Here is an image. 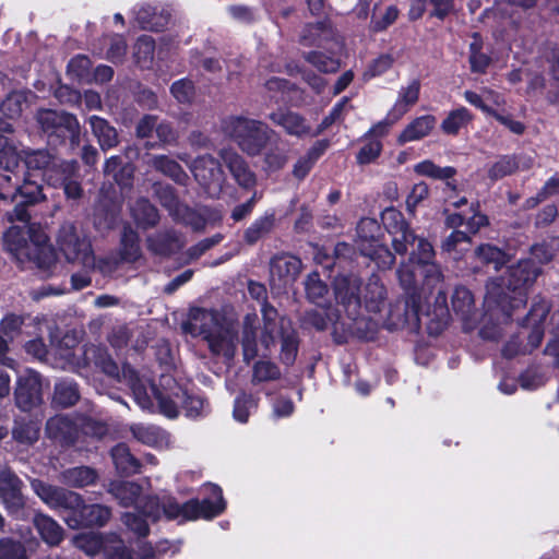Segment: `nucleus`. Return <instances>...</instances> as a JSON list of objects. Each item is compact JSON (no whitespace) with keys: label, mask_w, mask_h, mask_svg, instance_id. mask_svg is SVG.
<instances>
[{"label":"nucleus","mask_w":559,"mask_h":559,"mask_svg":"<svg viewBox=\"0 0 559 559\" xmlns=\"http://www.w3.org/2000/svg\"><path fill=\"white\" fill-rule=\"evenodd\" d=\"M396 274L404 295L390 304L384 326L389 331L405 328L418 331L421 326L423 295L443 280L432 243L427 239L420 240L407 261L401 263Z\"/></svg>","instance_id":"obj_1"},{"label":"nucleus","mask_w":559,"mask_h":559,"mask_svg":"<svg viewBox=\"0 0 559 559\" xmlns=\"http://www.w3.org/2000/svg\"><path fill=\"white\" fill-rule=\"evenodd\" d=\"M36 495L50 508L69 511L66 519L71 527H103L111 516V509L103 504H86L78 492L47 484L33 481Z\"/></svg>","instance_id":"obj_2"},{"label":"nucleus","mask_w":559,"mask_h":559,"mask_svg":"<svg viewBox=\"0 0 559 559\" xmlns=\"http://www.w3.org/2000/svg\"><path fill=\"white\" fill-rule=\"evenodd\" d=\"M542 269L533 259H522L508 267L501 284L488 289L486 299L493 302L508 318L514 310L525 307L527 289L535 283Z\"/></svg>","instance_id":"obj_3"},{"label":"nucleus","mask_w":559,"mask_h":559,"mask_svg":"<svg viewBox=\"0 0 559 559\" xmlns=\"http://www.w3.org/2000/svg\"><path fill=\"white\" fill-rule=\"evenodd\" d=\"M222 129L227 138L248 156H259L271 143L275 132L263 121L242 116L223 121Z\"/></svg>","instance_id":"obj_4"},{"label":"nucleus","mask_w":559,"mask_h":559,"mask_svg":"<svg viewBox=\"0 0 559 559\" xmlns=\"http://www.w3.org/2000/svg\"><path fill=\"white\" fill-rule=\"evenodd\" d=\"M37 121L50 146L68 144L71 150H74L80 145L81 130L74 115L40 107L37 112Z\"/></svg>","instance_id":"obj_5"},{"label":"nucleus","mask_w":559,"mask_h":559,"mask_svg":"<svg viewBox=\"0 0 559 559\" xmlns=\"http://www.w3.org/2000/svg\"><path fill=\"white\" fill-rule=\"evenodd\" d=\"M45 200L40 185L25 180L11 195L0 193V216L10 224L31 222L29 207Z\"/></svg>","instance_id":"obj_6"},{"label":"nucleus","mask_w":559,"mask_h":559,"mask_svg":"<svg viewBox=\"0 0 559 559\" xmlns=\"http://www.w3.org/2000/svg\"><path fill=\"white\" fill-rule=\"evenodd\" d=\"M381 222L392 237V247L397 254H406L409 246L413 247L412 253L417 249L418 242L424 239L415 234L404 214L393 206L386 207L381 213Z\"/></svg>","instance_id":"obj_7"},{"label":"nucleus","mask_w":559,"mask_h":559,"mask_svg":"<svg viewBox=\"0 0 559 559\" xmlns=\"http://www.w3.org/2000/svg\"><path fill=\"white\" fill-rule=\"evenodd\" d=\"M202 319H210L211 324L206 322L201 323L199 334L207 342L210 352L214 355H219L223 349L230 350L231 355L236 348V341L238 333L231 324H223L218 316L204 309H199Z\"/></svg>","instance_id":"obj_8"},{"label":"nucleus","mask_w":559,"mask_h":559,"mask_svg":"<svg viewBox=\"0 0 559 559\" xmlns=\"http://www.w3.org/2000/svg\"><path fill=\"white\" fill-rule=\"evenodd\" d=\"M59 250L70 263H81L85 267L94 269L95 255L90 238L80 235L76 228L71 225L62 227L58 235Z\"/></svg>","instance_id":"obj_9"},{"label":"nucleus","mask_w":559,"mask_h":559,"mask_svg":"<svg viewBox=\"0 0 559 559\" xmlns=\"http://www.w3.org/2000/svg\"><path fill=\"white\" fill-rule=\"evenodd\" d=\"M15 406L22 412H31L43 403L41 376L34 369L27 368L17 376L14 386Z\"/></svg>","instance_id":"obj_10"},{"label":"nucleus","mask_w":559,"mask_h":559,"mask_svg":"<svg viewBox=\"0 0 559 559\" xmlns=\"http://www.w3.org/2000/svg\"><path fill=\"white\" fill-rule=\"evenodd\" d=\"M332 285L336 302L344 308L346 316L357 314L361 309L360 277L353 272L336 273Z\"/></svg>","instance_id":"obj_11"},{"label":"nucleus","mask_w":559,"mask_h":559,"mask_svg":"<svg viewBox=\"0 0 559 559\" xmlns=\"http://www.w3.org/2000/svg\"><path fill=\"white\" fill-rule=\"evenodd\" d=\"M79 415L58 414L46 421L47 437L62 448H71L80 440Z\"/></svg>","instance_id":"obj_12"},{"label":"nucleus","mask_w":559,"mask_h":559,"mask_svg":"<svg viewBox=\"0 0 559 559\" xmlns=\"http://www.w3.org/2000/svg\"><path fill=\"white\" fill-rule=\"evenodd\" d=\"M209 487L211 495L215 498L214 500L211 498H204L202 500L192 498L186 501V508L190 513V521H195L199 519L213 520L225 511L226 501L223 497L222 488L216 484H210Z\"/></svg>","instance_id":"obj_13"},{"label":"nucleus","mask_w":559,"mask_h":559,"mask_svg":"<svg viewBox=\"0 0 559 559\" xmlns=\"http://www.w3.org/2000/svg\"><path fill=\"white\" fill-rule=\"evenodd\" d=\"M23 481L11 469L0 472V499L10 515H17L25 506Z\"/></svg>","instance_id":"obj_14"},{"label":"nucleus","mask_w":559,"mask_h":559,"mask_svg":"<svg viewBox=\"0 0 559 559\" xmlns=\"http://www.w3.org/2000/svg\"><path fill=\"white\" fill-rule=\"evenodd\" d=\"M219 157L239 187L251 190L257 183L255 174L248 162L231 148H222Z\"/></svg>","instance_id":"obj_15"},{"label":"nucleus","mask_w":559,"mask_h":559,"mask_svg":"<svg viewBox=\"0 0 559 559\" xmlns=\"http://www.w3.org/2000/svg\"><path fill=\"white\" fill-rule=\"evenodd\" d=\"M301 267L302 263L298 257L288 253L275 254L270 261L271 281H278V286L286 287L297 280Z\"/></svg>","instance_id":"obj_16"},{"label":"nucleus","mask_w":559,"mask_h":559,"mask_svg":"<svg viewBox=\"0 0 559 559\" xmlns=\"http://www.w3.org/2000/svg\"><path fill=\"white\" fill-rule=\"evenodd\" d=\"M171 20V12L168 8L160 5L142 4L135 11V22L143 31L164 32Z\"/></svg>","instance_id":"obj_17"},{"label":"nucleus","mask_w":559,"mask_h":559,"mask_svg":"<svg viewBox=\"0 0 559 559\" xmlns=\"http://www.w3.org/2000/svg\"><path fill=\"white\" fill-rule=\"evenodd\" d=\"M121 217V205L114 199L98 201L93 213V224L97 231L107 233L117 227Z\"/></svg>","instance_id":"obj_18"},{"label":"nucleus","mask_w":559,"mask_h":559,"mask_svg":"<svg viewBox=\"0 0 559 559\" xmlns=\"http://www.w3.org/2000/svg\"><path fill=\"white\" fill-rule=\"evenodd\" d=\"M426 330L430 336H439L448 328L450 322V310L447 304V293L439 290L433 308L425 313Z\"/></svg>","instance_id":"obj_19"},{"label":"nucleus","mask_w":559,"mask_h":559,"mask_svg":"<svg viewBox=\"0 0 559 559\" xmlns=\"http://www.w3.org/2000/svg\"><path fill=\"white\" fill-rule=\"evenodd\" d=\"M273 122L281 126L287 134L297 138L311 136V128L299 114L289 110V107H278L270 115Z\"/></svg>","instance_id":"obj_20"},{"label":"nucleus","mask_w":559,"mask_h":559,"mask_svg":"<svg viewBox=\"0 0 559 559\" xmlns=\"http://www.w3.org/2000/svg\"><path fill=\"white\" fill-rule=\"evenodd\" d=\"M191 170L195 180L204 187L221 180L223 176L222 165L211 154L198 156L192 164Z\"/></svg>","instance_id":"obj_21"},{"label":"nucleus","mask_w":559,"mask_h":559,"mask_svg":"<svg viewBox=\"0 0 559 559\" xmlns=\"http://www.w3.org/2000/svg\"><path fill=\"white\" fill-rule=\"evenodd\" d=\"M265 87L271 95V99L277 105H296V102L300 98L301 91L292 83L289 80L273 76L265 82Z\"/></svg>","instance_id":"obj_22"},{"label":"nucleus","mask_w":559,"mask_h":559,"mask_svg":"<svg viewBox=\"0 0 559 559\" xmlns=\"http://www.w3.org/2000/svg\"><path fill=\"white\" fill-rule=\"evenodd\" d=\"M79 169L76 160H62L55 157L48 169L41 174V178L48 186L59 188L72 176H75Z\"/></svg>","instance_id":"obj_23"},{"label":"nucleus","mask_w":559,"mask_h":559,"mask_svg":"<svg viewBox=\"0 0 559 559\" xmlns=\"http://www.w3.org/2000/svg\"><path fill=\"white\" fill-rule=\"evenodd\" d=\"M437 124L432 115H424L413 119L399 134L397 144L404 145L408 142L419 141L428 136Z\"/></svg>","instance_id":"obj_24"},{"label":"nucleus","mask_w":559,"mask_h":559,"mask_svg":"<svg viewBox=\"0 0 559 559\" xmlns=\"http://www.w3.org/2000/svg\"><path fill=\"white\" fill-rule=\"evenodd\" d=\"M110 456L117 473L120 476L129 477L141 472V462L130 452L127 443L119 442L110 450Z\"/></svg>","instance_id":"obj_25"},{"label":"nucleus","mask_w":559,"mask_h":559,"mask_svg":"<svg viewBox=\"0 0 559 559\" xmlns=\"http://www.w3.org/2000/svg\"><path fill=\"white\" fill-rule=\"evenodd\" d=\"M174 394L179 400L187 417L195 419L207 414L210 404L202 394L190 392L181 385H176Z\"/></svg>","instance_id":"obj_26"},{"label":"nucleus","mask_w":559,"mask_h":559,"mask_svg":"<svg viewBox=\"0 0 559 559\" xmlns=\"http://www.w3.org/2000/svg\"><path fill=\"white\" fill-rule=\"evenodd\" d=\"M356 243L359 252L365 251L368 245H378L384 241L381 224L371 217H362L356 226Z\"/></svg>","instance_id":"obj_27"},{"label":"nucleus","mask_w":559,"mask_h":559,"mask_svg":"<svg viewBox=\"0 0 559 559\" xmlns=\"http://www.w3.org/2000/svg\"><path fill=\"white\" fill-rule=\"evenodd\" d=\"M33 524L40 538L50 547L59 546L64 538V530L49 515L36 513Z\"/></svg>","instance_id":"obj_28"},{"label":"nucleus","mask_w":559,"mask_h":559,"mask_svg":"<svg viewBox=\"0 0 559 559\" xmlns=\"http://www.w3.org/2000/svg\"><path fill=\"white\" fill-rule=\"evenodd\" d=\"M41 423L32 416L19 417L12 428L13 439L26 445H33L39 439Z\"/></svg>","instance_id":"obj_29"},{"label":"nucleus","mask_w":559,"mask_h":559,"mask_svg":"<svg viewBox=\"0 0 559 559\" xmlns=\"http://www.w3.org/2000/svg\"><path fill=\"white\" fill-rule=\"evenodd\" d=\"M132 217L141 229L154 228L160 219L157 207L146 198H139L131 209Z\"/></svg>","instance_id":"obj_30"},{"label":"nucleus","mask_w":559,"mask_h":559,"mask_svg":"<svg viewBox=\"0 0 559 559\" xmlns=\"http://www.w3.org/2000/svg\"><path fill=\"white\" fill-rule=\"evenodd\" d=\"M148 247L155 254L169 258L178 253L183 248V243L178 234L170 229L150 239Z\"/></svg>","instance_id":"obj_31"},{"label":"nucleus","mask_w":559,"mask_h":559,"mask_svg":"<svg viewBox=\"0 0 559 559\" xmlns=\"http://www.w3.org/2000/svg\"><path fill=\"white\" fill-rule=\"evenodd\" d=\"M119 257L127 263H134L141 258L139 234L128 223L122 228Z\"/></svg>","instance_id":"obj_32"},{"label":"nucleus","mask_w":559,"mask_h":559,"mask_svg":"<svg viewBox=\"0 0 559 559\" xmlns=\"http://www.w3.org/2000/svg\"><path fill=\"white\" fill-rule=\"evenodd\" d=\"M117 380L124 382L130 388L136 401L141 405L144 406L145 404L151 403L146 386L143 383L138 370L129 362L122 364L120 368V379Z\"/></svg>","instance_id":"obj_33"},{"label":"nucleus","mask_w":559,"mask_h":559,"mask_svg":"<svg viewBox=\"0 0 559 559\" xmlns=\"http://www.w3.org/2000/svg\"><path fill=\"white\" fill-rule=\"evenodd\" d=\"M415 171L425 177L437 180H447V187L456 190V181L450 180L456 175L457 170L453 166L440 167L430 159L423 160L415 166Z\"/></svg>","instance_id":"obj_34"},{"label":"nucleus","mask_w":559,"mask_h":559,"mask_svg":"<svg viewBox=\"0 0 559 559\" xmlns=\"http://www.w3.org/2000/svg\"><path fill=\"white\" fill-rule=\"evenodd\" d=\"M109 492L119 501L121 507L129 508L138 502L142 487L134 481L116 480L110 483Z\"/></svg>","instance_id":"obj_35"},{"label":"nucleus","mask_w":559,"mask_h":559,"mask_svg":"<svg viewBox=\"0 0 559 559\" xmlns=\"http://www.w3.org/2000/svg\"><path fill=\"white\" fill-rule=\"evenodd\" d=\"M275 226L274 212L265 213L255 218L243 231V242L248 246H254L259 240L267 236Z\"/></svg>","instance_id":"obj_36"},{"label":"nucleus","mask_w":559,"mask_h":559,"mask_svg":"<svg viewBox=\"0 0 559 559\" xmlns=\"http://www.w3.org/2000/svg\"><path fill=\"white\" fill-rule=\"evenodd\" d=\"M305 292L307 299L318 307L323 308L330 305L328 299L329 286L321 280L318 271L308 274L305 281Z\"/></svg>","instance_id":"obj_37"},{"label":"nucleus","mask_w":559,"mask_h":559,"mask_svg":"<svg viewBox=\"0 0 559 559\" xmlns=\"http://www.w3.org/2000/svg\"><path fill=\"white\" fill-rule=\"evenodd\" d=\"M131 432L139 442L152 448L162 447L168 438L166 430L155 425L138 424L131 427Z\"/></svg>","instance_id":"obj_38"},{"label":"nucleus","mask_w":559,"mask_h":559,"mask_svg":"<svg viewBox=\"0 0 559 559\" xmlns=\"http://www.w3.org/2000/svg\"><path fill=\"white\" fill-rule=\"evenodd\" d=\"M152 165L155 170L169 177L178 185L186 186L189 180V176L182 166L167 155H155L152 159Z\"/></svg>","instance_id":"obj_39"},{"label":"nucleus","mask_w":559,"mask_h":559,"mask_svg":"<svg viewBox=\"0 0 559 559\" xmlns=\"http://www.w3.org/2000/svg\"><path fill=\"white\" fill-rule=\"evenodd\" d=\"M347 316L352 320L349 325L350 333L356 338L364 342H371L377 338L379 332V324L376 320L370 317L359 314Z\"/></svg>","instance_id":"obj_40"},{"label":"nucleus","mask_w":559,"mask_h":559,"mask_svg":"<svg viewBox=\"0 0 559 559\" xmlns=\"http://www.w3.org/2000/svg\"><path fill=\"white\" fill-rule=\"evenodd\" d=\"M62 477L66 485L74 488H84L94 485L98 479V474L95 468L82 465L66 469L62 473Z\"/></svg>","instance_id":"obj_41"},{"label":"nucleus","mask_w":559,"mask_h":559,"mask_svg":"<svg viewBox=\"0 0 559 559\" xmlns=\"http://www.w3.org/2000/svg\"><path fill=\"white\" fill-rule=\"evenodd\" d=\"M80 400V390L73 380H62L55 384L52 402L62 408L75 405Z\"/></svg>","instance_id":"obj_42"},{"label":"nucleus","mask_w":559,"mask_h":559,"mask_svg":"<svg viewBox=\"0 0 559 559\" xmlns=\"http://www.w3.org/2000/svg\"><path fill=\"white\" fill-rule=\"evenodd\" d=\"M386 288L379 280H370L365 287L364 304L368 312L378 313L384 306Z\"/></svg>","instance_id":"obj_43"},{"label":"nucleus","mask_w":559,"mask_h":559,"mask_svg":"<svg viewBox=\"0 0 559 559\" xmlns=\"http://www.w3.org/2000/svg\"><path fill=\"white\" fill-rule=\"evenodd\" d=\"M300 338L295 330L281 332L280 360L286 367H292L298 355Z\"/></svg>","instance_id":"obj_44"},{"label":"nucleus","mask_w":559,"mask_h":559,"mask_svg":"<svg viewBox=\"0 0 559 559\" xmlns=\"http://www.w3.org/2000/svg\"><path fill=\"white\" fill-rule=\"evenodd\" d=\"M483 39L478 33L473 34V41L469 44V69L473 73L484 74L491 63V58L483 51Z\"/></svg>","instance_id":"obj_45"},{"label":"nucleus","mask_w":559,"mask_h":559,"mask_svg":"<svg viewBox=\"0 0 559 559\" xmlns=\"http://www.w3.org/2000/svg\"><path fill=\"white\" fill-rule=\"evenodd\" d=\"M176 385H179L174 380V386L170 389V392H164L156 385L152 386L153 395L157 402L160 414L166 416L167 418L174 419L179 416L178 409V401L174 392H176Z\"/></svg>","instance_id":"obj_46"},{"label":"nucleus","mask_w":559,"mask_h":559,"mask_svg":"<svg viewBox=\"0 0 559 559\" xmlns=\"http://www.w3.org/2000/svg\"><path fill=\"white\" fill-rule=\"evenodd\" d=\"M551 309V304L542 296H535L527 314L519 322L521 328L527 329L531 324H543Z\"/></svg>","instance_id":"obj_47"},{"label":"nucleus","mask_w":559,"mask_h":559,"mask_svg":"<svg viewBox=\"0 0 559 559\" xmlns=\"http://www.w3.org/2000/svg\"><path fill=\"white\" fill-rule=\"evenodd\" d=\"M361 255L369 258L379 270H390L395 264V254L391 252L384 241L378 245H368Z\"/></svg>","instance_id":"obj_48"},{"label":"nucleus","mask_w":559,"mask_h":559,"mask_svg":"<svg viewBox=\"0 0 559 559\" xmlns=\"http://www.w3.org/2000/svg\"><path fill=\"white\" fill-rule=\"evenodd\" d=\"M519 169V159L514 154L500 155L498 159L488 168L487 177L491 181L500 180L507 176L513 175Z\"/></svg>","instance_id":"obj_49"},{"label":"nucleus","mask_w":559,"mask_h":559,"mask_svg":"<svg viewBox=\"0 0 559 559\" xmlns=\"http://www.w3.org/2000/svg\"><path fill=\"white\" fill-rule=\"evenodd\" d=\"M91 127L94 134L98 138L103 150L111 148L118 144V134L114 127L99 117L91 118Z\"/></svg>","instance_id":"obj_50"},{"label":"nucleus","mask_w":559,"mask_h":559,"mask_svg":"<svg viewBox=\"0 0 559 559\" xmlns=\"http://www.w3.org/2000/svg\"><path fill=\"white\" fill-rule=\"evenodd\" d=\"M155 53V40L148 35L140 36L133 46L135 63L141 68H148Z\"/></svg>","instance_id":"obj_51"},{"label":"nucleus","mask_w":559,"mask_h":559,"mask_svg":"<svg viewBox=\"0 0 559 559\" xmlns=\"http://www.w3.org/2000/svg\"><path fill=\"white\" fill-rule=\"evenodd\" d=\"M241 347L245 362L249 364L258 356L257 328L250 322L249 316L246 317L243 322Z\"/></svg>","instance_id":"obj_52"},{"label":"nucleus","mask_w":559,"mask_h":559,"mask_svg":"<svg viewBox=\"0 0 559 559\" xmlns=\"http://www.w3.org/2000/svg\"><path fill=\"white\" fill-rule=\"evenodd\" d=\"M475 252L483 263L492 264L496 270H500L509 261L508 253L491 243L479 245Z\"/></svg>","instance_id":"obj_53"},{"label":"nucleus","mask_w":559,"mask_h":559,"mask_svg":"<svg viewBox=\"0 0 559 559\" xmlns=\"http://www.w3.org/2000/svg\"><path fill=\"white\" fill-rule=\"evenodd\" d=\"M280 367L271 360H257L252 367V384L280 380Z\"/></svg>","instance_id":"obj_54"},{"label":"nucleus","mask_w":559,"mask_h":559,"mask_svg":"<svg viewBox=\"0 0 559 559\" xmlns=\"http://www.w3.org/2000/svg\"><path fill=\"white\" fill-rule=\"evenodd\" d=\"M259 404V397H255L252 393L241 391L234 401L233 416L235 420L241 424H246L250 416V411L257 408Z\"/></svg>","instance_id":"obj_55"},{"label":"nucleus","mask_w":559,"mask_h":559,"mask_svg":"<svg viewBox=\"0 0 559 559\" xmlns=\"http://www.w3.org/2000/svg\"><path fill=\"white\" fill-rule=\"evenodd\" d=\"M261 313L263 319L261 342L265 347H269L270 344L274 342V332L278 312L274 306H272L267 300H264L261 306Z\"/></svg>","instance_id":"obj_56"},{"label":"nucleus","mask_w":559,"mask_h":559,"mask_svg":"<svg viewBox=\"0 0 559 559\" xmlns=\"http://www.w3.org/2000/svg\"><path fill=\"white\" fill-rule=\"evenodd\" d=\"M451 305L456 314L466 317L474 307V296L467 287L455 286L451 296Z\"/></svg>","instance_id":"obj_57"},{"label":"nucleus","mask_w":559,"mask_h":559,"mask_svg":"<svg viewBox=\"0 0 559 559\" xmlns=\"http://www.w3.org/2000/svg\"><path fill=\"white\" fill-rule=\"evenodd\" d=\"M472 119L471 114L465 107H459L452 110L442 121L441 129L445 134L456 135L462 127H465Z\"/></svg>","instance_id":"obj_58"},{"label":"nucleus","mask_w":559,"mask_h":559,"mask_svg":"<svg viewBox=\"0 0 559 559\" xmlns=\"http://www.w3.org/2000/svg\"><path fill=\"white\" fill-rule=\"evenodd\" d=\"M135 509L152 522H158L162 518V497L157 495L144 496L135 503Z\"/></svg>","instance_id":"obj_59"},{"label":"nucleus","mask_w":559,"mask_h":559,"mask_svg":"<svg viewBox=\"0 0 559 559\" xmlns=\"http://www.w3.org/2000/svg\"><path fill=\"white\" fill-rule=\"evenodd\" d=\"M471 245L472 237L468 235V233H466V230L463 231L455 229L442 241L441 249L448 253H461L463 251H468Z\"/></svg>","instance_id":"obj_60"},{"label":"nucleus","mask_w":559,"mask_h":559,"mask_svg":"<svg viewBox=\"0 0 559 559\" xmlns=\"http://www.w3.org/2000/svg\"><path fill=\"white\" fill-rule=\"evenodd\" d=\"M189 514L186 502L180 504L171 495L162 497V515H164L166 520L174 521L181 518L183 521H190Z\"/></svg>","instance_id":"obj_61"},{"label":"nucleus","mask_w":559,"mask_h":559,"mask_svg":"<svg viewBox=\"0 0 559 559\" xmlns=\"http://www.w3.org/2000/svg\"><path fill=\"white\" fill-rule=\"evenodd\" d=\"M79 424L80 437L83 436L102 440L108 433L107 424L92 417L79 415Z\"/></svg>","instance_id":"obj_62"},{"label":"nucleus","mask_w":559,"mask_h":559,"mask_svg":"<svg viewBox=\"0 0 559 559\" xmlns=\"http://www.w3.org/2000/svg\"><path fill=\"white\" fill-rule=\"evenodd\" d=\"M307 62L323 73H333L340 69V61L322 51L312 50L304 55Z\"/></svg>","instance_id":"obj_63"},{"label":"nucleus","mask_w":559,"mask_h":559,"mask_svg":"<svg viewBox=\"0 0 559 559\" xmlns=\"http://www.w3.org/2000/svg\"><path fill=\"white\" fill-rule=\"evenodd\" d=\"M0 559H27L24 544L13 537H1Z\"/></svg>","instance_id":"obj_64"}]
</instances>
